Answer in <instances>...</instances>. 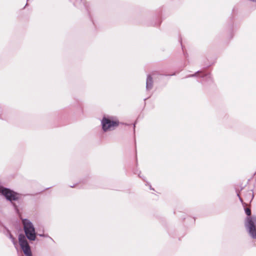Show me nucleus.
Segmentation results:
<instances>
[{
  "instance_id": "1",
  "label": "nucleus",
  "mask_w": 256,
  "mask_h": 256,
  "mask_svg": "<svg viewBox=\"0 0 256 256\" xmlns=\"http://www.w3.org/2000/svg\"><path fill=\"white\" fill-rule=\"evenodd\" d=\"M245 212L248 216L246 220V227L252 237L256 239V216H250L251 210L249 208H245Z\"/></svg>"
},
{
  "instance_id": "2",
  "label": "nucleus",
  "mask_w": 256,
  "mask_h": 256,
  "mask_svg": "<svg viewBox=\"0 0 256 256\" xmlns=\"http://www.w3.org/2000/svg\"><path fill=\"white\" fill-rule=\"evenodd\" d=\"M24 230L28 239L30 240H34L36 238L35 228L32 223L28 220L22 219Z\"/></svg>"
},
{
  "instance_id": "3",
  "label": "nucleus",
  "mask_w": 256,
  "mask_h": 256,
  "mask_svg": "<svg viewBox=\"0 0 256 256\" xmlns=\"http://www.w3.org/2000/svg\"><path fill=\"white\" fill-rule=\"evenodd\" d=\"M102 129L104 132L111 131L118 126L119 122L113 120L112 118L104 116L101 120Z\"/></svg>"
},
{
  "instance_id": "4",
  "label": "nucleus",
  "mask_w": 256,
  "mask_h": 256,
  "mask_svg": "<svg viewBox=\"0 0 256 256\" xmlns=\"http://www.w3.org/2000/svg\"><path fill=\"white\" fill-rule=\"evenodd\" d=\"M18 241L20 246L26 256H32L30 246L23 234H20L18 236Z\"/></svg>"
},
{
  "instance_id": "5",
  "label": "nucleus",
  "mask_w": 256,
  "mask_h": 256,
  "mask_svg": "<svg viewBox=\"0 0 256 256\" xmlns=\"http://www.w3.org/2000/svg\"><path fill=\"white\" fill-rule=\"evenodd\" d=\"M0 192L5 196L6 200L10 202L16 200L20 198L18 194L8 188H2L0 190Z\"/></svg>"
},
{
  "instance_id": "6",
  "label": "nucleus",
  "mask_w": 256,
  "mask_h": 256,
  "mask_svg": "<svg viewBox=\"0 0 256 256\" xmlns=\"http://www.w3.org/2000/svg\"><path fill=\"white\" fill-rule=\"evenodd\" d=\"M153 86V80L150 75L148 74L147 76L146 82V90H150Z\"/></svg>"
},
{
  "instance_id": "7",
  "label": "nucleus",
  "mask_w": 256,
  "mask_h": 256,
  "mask_svg": "<svg viewBox=\"0 0 256 256\" xmlns=\"http://www.w3.org/2000/svg\"><path fill=\"white\" fill-rule=\"evenodd\" d=\"M200 72L199 71H198L194 74L188 76V77L198 76V74H200Z\"/></svg>"
},
{
  "instance_id": "8",
  "label": "nucleus",
  "mask_w": 256,
  "mask_h": 256,
  "mask_svg": "<svg viewBox=\"0 0 256 256\" xmlns=\"http://www.w3.org/2000/svg\"><path fill=\"white\" fill-rule=\"evenodd\" d=\"M8 238L11 240L12 238H14V236H12V234H11V233L10 232L9 230H8Z\"/></svg>"
},
{
  "instance_id": "9",
  "label": "nucleus",
  "mask_w": 256,
  "mask_h": 256,
  "mask_svg": "<svg viewBox=\"0 0 256 256\" xmlns=\"http://www.w3.org/2000/svg\"><path fill=\"white\" fill-rule=\"evenodd\" d=\"M11 240L14 244H16V241L14 237L11 239Z\"/></svg>"
},
{
  "instance_id": "10",
  "label": "nucleus",
  "mask_w": 256,
  "mask_h": 256,
  "mask_svg": "<svg viewBox=\"0 0 256 256\" xmlns=\"http://www.w3.org/2000/svg\"><path fill=\"white\" fill-rule=\"evenodd\" d=\"M40 236H44V234H40Z\"/></svg>"
},
{
  "instance_id": "11",
  "label": "nucleus",
  "mask_w": 256,
  "mask_h": 256,
  "mask_svg": "<svg viewBox=\"0 0 256 256\" xmlns=\"http://www.w3.org/2000/svg\"><path fill=\"white\" fill-rule=\"evenodd\" d=\"M150 188L152 189V186L150 185Z\"/></svg>"
},
{
  "instance_id": "12",
  "label": "nucleus",
  "mask_w": 256,
  "mask_h": 256,
  "mask_svg": "<svg viewBox=\"0 0 256 256\" xmlns=\"http://www.w3.org/2000/svg\"><path fill=\"white\" fill-rule=\"evenodd\" d=\"M254 197V194H252V198Z\"/></svg>"
}]
</instances>
